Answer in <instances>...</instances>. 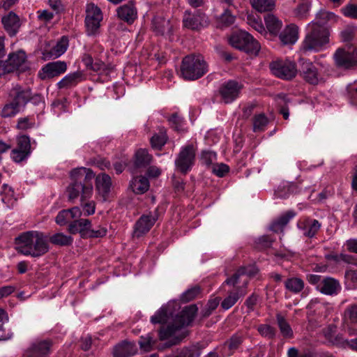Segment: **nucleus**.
I'll return each instance as SVG.
<instances>
[{
    "instance_id": "nucleus-1",
    "label": "nucleus",
    "mask_w": 357,
    "mask_h": 357,
    "mask_svg": "<svg viewBox=\"0 0 357 357\" xmlns=\"http://www.w3.org/2000/svg\"><path fill=\"white\" fill-rule=\"evenodd\" d=\"M94 177L95 174L90 169L85 167L73 169L70 172L72 182L66 189L68 200L74 202L78 197L80 200L91 199L93 191L91 181Z\"/></svg>"
},
{
    "instance_id": "nucleus-2",
    "label": "nucleus",
    "mask_w": 357,
    "mask_h": 357,
    "mask_svg": "<svg viewBox=\"0 0 357 357\" xmlns=\"http://www.w3.org/2000/svg\"><path fill=\"white\" fill-rule=\"evenodd\" d=\"M16 250L26 256L39 257L49 251L47 237L38 231H28L15 238Z\"/></svg>"
},
{
    "instance_id": "nucleus-3",
    "label": "nucleus",
    "mask_w": 357,
    "mask_h": 357,
    "mask_svg": "<svg viewBox=\"0 0 357 357\" xmlns=\"http://www.w3.org/2000/svg\"><path fill=\"white\" fill-rule=\"evenodd\" d=\"M255 272L249 267H241L225 283L233 286L235 289L228 293L227 296L221 302V307L227 310L234 306L238 299L247 294L245 290L249 282V278L254 275Z\"/></svg>"
},
{
    "instance_id": "nucleus-4",
    "label": "nucleus",
    "mask_w": 357,
    "mask_h": 357,
    "mask_svg": "<svg viewBox=\"0 0 357 357\" xmlns=\"http://www.w3.org/2000/svg\"><path fill=\"white\" fill-rule=\"evenodd\" d=\"M329 36V31L325 26L310 22L307 24V33L302 41L300 51L303 53L321 51L328 44Z\"/></svg>"
},
{
    "instance_id": "nucleus-5",
    "label": "nucleus",
    "mask_w": 357,
    "mask_h": 357,
    "mask_svg": "<svg viewBox=\"0 0 357 357\" xmlns=\"http://www.w3.org/2000/svg\"><path fill=\"white\" fill-rule=\"evenodd\" d=\"M208 71V66L201 54L185 56L181 65V75L186 80H195Z\"/></svg>"
},
{
    "instance_id": "nucleus-6",
    "label": "nucleus",
    "mask_w": 357,
    "mask_h": 357,
    "mask_svg": "<svg viewBox=\"0 0 357 357\" xmlns=\"http://www.w3.org/2000/svg\"><path fill=\"white\" fill-rule=\"evenodd\" d=\"M197 312L195 305L185 307L174 319L172 324L166 328H161L159 331V338L165 340L173 336L175 333L185 326H188L195 319Z\"/></svg>"
},
{
    "instance_id": "nucleus-7",
    "label": "nucleus",
    "mask_w": 357,
    "mask_h": 357,
    "mask_svg": "<svg viewBox=\"0 0 357 357\" xmlns=\"http://www.w3.org/2000/svg\"><path fill=\"white\" fill-rule=\"evenodd\" d=\"M229 43L233 47L250 54H257L261 48L259 43L244 31L233 33L229 38Z\"/></svg>"
},
{
    "instance_id": "nucleus-8",
    "label": "nucleus",
    "mask_w": 357,
    "mask_h": 357,
    "mask_svg": "<svg viewBox=\"0 0 357 357\" xmlns=\"http://www.w3.org/2000/svg\"><path fill=\"white\" fill-rule=\"evenodd\" d=\"M271 72L275 77L284 79L291 80L298 73L296 64L289 59H277L269 64Z\"/></svg>"
},
{
    "instance_id": "nucleus-9",
    "label": "nucleus",
    "mask_w": 357,
    "mask_h": 357,
    "mask_svg": "<svg viewBox=\"0 0 357 357\" xmlns=\"http://www.w3.org/2000/svg\"><path fill=\"white\" fill-rule=\"evenodd\" d=\"M102 18V10L98 6L93 3L86 5L84 22L88 36H96L99 33Z\"/></svg>"
},
{
    "instance_id": "nucleus-10",
    "label": "nucleus",
    "mask_w": 357,
    "mask_h": 357,
    "mask_svg": "<svg viewBox=\"0 0 357 357\" xmlns=\"http://www.w3.org/2000/svg\"><path fill=\"white\" fill-rule=\"evenodd\" d=\"M335 65L342 68L347 69L357 65L356 47L347 45L338 48L333 55Z\"/></svg>"
},
{
    "instance_id": "nucleus-11",
    "label": "nucleus",
    "mask_w": 357,
    "mask_h": 357,
    "mask_svg": "<svg viewBox=\"0 0 357 357\" xmlns=\"http://www.w3.org/2000/svg\"><path fill=\"white\" fill-rule=\"evenodd\" d=\"M195 156L196 148L193 144L182 146L175 160V165L181 173L185 174L194 165Z\"/></svg>"
},
{
    "instance_id": "nucleus-12",
    "label": "nucleus",
    "mask_w": 357,
    "mask_h": 357,
    "mask_svg": "<svg viewBox=\"0 0 357 357\" xmlns=\"http://www.w3.org/2000/svg\"><path fill=\"white\" fill-rule=\"evenodd\" d=\"M4 62L7 67V71H9V73L15 71L24 73L30 69L26 54L23 50L10 53L8 59Z\"/></svg>"
},
{
    "instance_id": "nucleus-13",
    "label": "nucleus",
    "mask_w": 357,
    "mask_h": 357,
    "mask_svg": "<svg viewBox=\"0 0 357 357\" xmlns=\"http://www.w3.org/2000/svg\"><path fill=\"white\" fill-rule=\"evenodd\" d=\"M243 89V85L236 81L229 80L221 85L219 93L222 100L226 103H231L236 100Z\"/></svg>"
},
{
    "instance_id": "nucleus-14",
    "label": "nucleus",
    "mask_w": 357,
    "mask_h": 357,
    "mask_svg": "<svg viewBox=\"0 0 357 357\" xmlns=\"http://www.w3.org/2000/svg\"><path fill=\"white\" fill-rule=\"evenodd\" d=\"M183 26L187 29L193 31H199L206 26L208 25V22L206 20V17L204 13L199 11H196L192 13L190 11L186 10L183 17Z\"/></svg>"
},
{
    "instance_id": "nucleus-15",
    "label": "nucleus",
    "mask_w": 357,
    "mask_h": 357,
    "mask_svg": "<svg viewBox=\"0 0 357 357\" xmlns=\"http://www.w3.org/2000/svg\"><path fill=\"white\" fill-rule=\"evenodd\" d=\"M158 220V214H144L135 222L132 236L140 238L148 233Z\"/></svg>"
},
{
    "instance_id": "nucleus-16",
    "label": "nucleus",
    "mask_w": 357,
    "mask_h": 357,
    "mask_svg": "<svg viewBox=\"0 0 357 357\" xmlns=\"http://www.w3.org/2000/svg\"><path fill=\"white\" fill-rule=\"evenodd\" d=\"M67 70V63L65 61H56L45 64L38 73V77L42 80L58 77Z\"/></svg>"
},
{
    "instance_id": "nucleus-17",
    "label": "nucleus",
    "mask_w": 357,
    "mask_h": 357,
    "mask_svg": "<svg viewBox=\"0 0 357 357\" xmlns=\"http://www.w3.org/2000/svg\"><path fill=\"white\" fill-rule=\"evenodd\" d=\"M52 344V341L49 339L36 340L26 350V356L27 357H47L51 352Z\"/></svg>"
},
{
    "instance_id": "nucleus-18",
    "label": "nucleus",
    "mask_w": 357,
    "mask_h": 357,
    "mask_svg": "<svg viewBox=\"0 0 357 357\" xmlns=\"http://www.w3.org/2000/svg\"><path fill=\"white\" fill-rule=\"evenodd\" d=\"M300 73L303 78L311 84H317L319 74L317 68L310 60L301 58L298 61Z\"/></svg>"
},
{
    "instance_id": "nucleus-19",
    "label": "nucleus",
    "mask_w": 357,
    "mask_h": 357,
    "mask_svg": "<svg viewBox=\"0 0 357 357\" xmlns=\"http://www.w3.org/2000/svg\"><path fill=\"white\" fill-rule=\"evenodd\" d=\"M321 223L315 219L310 218H301L297 223L298 228L305 237L312 238L314 237L321 228Z\"/></svg>"
},
{
    "instance_id": "nucleus-20",
    "label": "nucleus",
    "mask_w": 357,
    "mask_h": 357,
    "mask_svg": "<svg viewBox=\"0 0 357 357\" xmlns=\"http://www.w3.org/2000/svg\"><path fill=\"white\" fill-rule=\"evenodd\" d=\"M111 177L106 174H98L96 178V189L102 202L108 199L111 190Z\"/></svg>"
},
{
    "instance_id": "nucleus-21",
    "label": "nucleus",
    "mask_w": 357,
    "mask_h": 357,
    "mask_svg": "<svg viewBox=\"0 0 357 357\" xmlns=\"http://www.w3.org/2000/svg\"><path fill=\"white\" fill-rule=\"evenodd\" d=\"M30 92L31 89L29 87H23L17 84L10 90L9 96L20 108V107H24L29 102Z\"/></svg>"
},
{
    "instance_id": "nucleus-22",
    "label": "nucleus",
    "mask_w": 357,
    "mask_h": 357,
    "mask_svg": "<svg viewBox=\"0 0 357 357\" xmlns=\"http://www.w3.org/2000/svg\"><path fill=\"white\" fill-rule=\"evenodd\" d=\"M317 289L327 296H336L341 290L340 282L331 277L324 278Z\"/></svg>"
},
{
    "instance_id": "nucleus-23",
    "label": "nucleus",
    "mask_w": 357,
    "mask_h": 357,
    "mask_svg": "<svg viewBox=\"0 0 357 357\" xmlns=\"http://www.w3.org/2000/svg\"><path fill=\"white\" fill-rule=\"evenodd\" d=\"M151 29L156 35H172L173 25L169 20L162 16H155L152 20Z\"/></svg>"
},
{
    "instance_id": "nucleus-24",
    "label": "nucleus",
    "mask_w": 357,
    "mask_h": 357,
    "mask_svg": "<svg viewBox=\"0 0 357 357\" xmlns=\"http://www.w3.org/2000/svg\"><path fill=\"white\" fill-rule=\"evenodd\" d=\"M116 13L119 18L129 24H132L137 17V8L132 2L119 6L116 9Z\"/></svg>"
},
{
    "instance_id": "nucleus-25",
    "label": "nucleus",
    "mask_w": 357,
    "mask_h": 357,
    "mask_svg": "<svg viewBox=\"0 0 357 357\" xmlns=\"http://www.w3.org/2000/svg\"><path fill=\"white\" fill-rule=\"evenodd\" d=\"M3 28L10 36H15L18 31L21 24L19 17L13 11L1 18Z\"/></svg>"
},
{
    "instance_id": "nucleus-26",
    "label": "nucleus",
    "mask_w": 357,
    "mask_h": 357,
    "mask_svg": "<svg viewBox=\"0 0 357 357\" xmlns=\"http://www.w3.org/2000/svg\"><path fill=\"white\" fill-rule=\"evenodd\" d=\"M278 35L283 45H293L298 39V26L294 24H290Z\"/></svg>"
},
{
    "instance_id": "nucleus-27",
    "label": "nucleus",
    "mask_w": 357,
    "mask_h": 357,
    "mask_svg": "<svg viewBox=\"0 0 357 357\" xmlns=\"http://www.w3.org/2000/svg\"><path fill=\"white\" fill-rule=\"evenodd\" d=\"M84 79V73L82 71L77 70L76 72L66 75L57 83V87L60 89H69L76 86Z\"/></svg>"
},
{
    "instance_id": "nucleus-28",
    "label": "nucleus",
    "mask_w": 357,
    "mask_h": 357,
    "mask_svg": "<svg viewBox=\"0 0 357 357\" xmlns=\"http://www.w3.org/2000/svg\"><path fill=\"white\" fill-rule=\"evenodd\" d=\"M82 216L81 208L74 206L69 209H63L59 212L56 217V222L59 225H64L72 218H79Z\"/></svg>"
},
{
    "instance_id": "nucleus-29",
    "label": "nucleus",
    "mask_w": 357,
    "mask_h": 357,
    "mask_svg": "<svg viewBox=\"0 0 357 357\" xmlns=\"http://www.w3.org/2000/svg\"><path fill=\"white\" fill-rule=\"evenodd\" d=\"M82 61L86 66V70H89L100 73L105 68V64L104 62L99 59L93 60V57L87 53L82 55Z\"/></svg>"
},
{
    "instance_id": "nucleus-30",
    "label": "nucleus",
    "mask_w": 357,
    "mask_h": 357,
    "mask_svg": "<svg viewBox=\"0 0 357 357\" xmlns=\"http://www.w3.org/2000/svg\"><path fill=\"white\" fill-rule=\"evenodd\" d=\"M149 181L147 178L144 176L134 177L130 183V187L135 194H144L149 188Z\"/></svg>"
},
{
    "instance_id": "nucleus-31",
    "label": "nucleus",
    "mask_w": 357,
    "mask_h": 357,
    "mask_svg": "<svg viewBox=\"0 0 357 357\" xmlns=\"http://www.w3.org/2000/svg\"><path fill=\"white\" fill-rule=\"evenodd\" d=\"M135 354L134 345L128 342H123L115 346L114 357H130Z\"/></svg>"
},
{
    "instance_id": "nucleus-32",
    "label": "nucleus",
    "mask_w": 357,
    "mask_h": 357,
    "mask_svg": "<svg viewBox=\"0 0 357 357\" xmlns=\"http://www.w3.org/2000/svg\"><path fill=\"white\" fill-rule=\"evenodd\" d=\"M152 160V155L148 153L146 149H140L135 153L134 164L137 168L146 167L150 165Z\"/></svg>"
},
{
    "instance_id": "nucleus-33",
    "label": "nucleus",
    "mask_w": 357,
    "mask_h": 357,
    "mask_svg": "<svg viewBox=\"0 0 357 357\" xmlns=\"http://www.w3.org/2000/svg\"><path fill=\"white\" fill-rule=\"evenodd\" d=\"M264 21L269 33L277 36L282 26V21L272 14H268L264 17Z\"/></svg>"
},
{
    "instance_id": "nucleus-34",
    "label": "nucleus",
    "mask_w": 357,
    "mask_h": 357,
    "mask_svg": "<svg viewBox=\"0 0 357 357\" xmlns=\"http://www.w3.org/2000/svg\"><path fill=\"white\" fill-rule=\"evenodd\" d=\"M284 287L289 291L297 294L303 290L305 282L301 278L292 277L285 280Z\"/></svg>"
},
{
    "instance_id": "nucleus-35",
    "label": "nucleus",
    "mask_w": 357,
    "mask_h": 357,
    "mask_svg": "<svg viewBox=\"0 0 357 357\" xmlns=\"http://www.w3.org/2000/svg\"><path fill=\"white\" fill-rule=\"evenodd\" d=\"M276 320L280 333L283 337L287 339L293 338V330L286 319L281 314L278 313L276 314Z\"/></svg>"
},
{
    "instance_id": "nucleus-36",
    "label": "nucleus",
    "mask_w": 357,
    "mask_h": 357,
    "mask_svg": "<svg viewBox=\"0 0 357 357\" xmlns=\"http://www.w3.org/2000/svg\"><path fill=\"white\" fill-rule=\"evenodd\" d=\"M50 241L59 246H69L73 244V238L63 233H56L50 238Z\"/></svg>"
},
{
    "instance_id": "nucleus-37",
    "label": "nucleus",
    "mask_w": 357,
    "mask_h": 357,
    "mask_svg": "<svg viewBox=\"0 0 357 357\" xmlns=\"http://www.w3.org/2000/svg\"><path fill=\"white\" fill-rule=\"evenodd\" d=\"M2 202L8 206L12 207L16 202L14 197L13 190L6 184L2 186V191L1 192Z\"/></svg>"
},
{
    "instance_id": "nucleus-38",
    "label": "nucleus",
    "mask_w": 357,
    "mask_h": 357,
    "mask_svg": "<svg viewBox=\"0 0 357 357\" xmlns=\"http://www.w3.org/2000/svg\"><path fill=\"white\" fill-rule=\"evenodd\" d=\"M252 6L257 11L262 13L273 9L275 0H250Z\"/></svg>"
},
{
    "instance_id": "nucleus-39",
    "label": "nucleus",
    "mask_w": 357,
    "mask_h": 357,
    "mask_svg": "<svg viewBox=\"0 0 357 357\" xmlns=\"http://www.w3.org/2000/svg\"><path fill=\"white\" fill-rule=\"evenodd\" d=\"M203 347L199 344L183 348L178 357H199Z\"/></svg>"
},
{
    "instance_id": "nucleus-40",
    "label": "nucleus",
    "mask_w": 357,
    "mask_h": 357,
    "mask_svg": "<svg viewBox=\"0 0 357 357\" xmlns=\"http://www.w3.org/2000/svg\"><path fill=\"white\" fill-rule=\"evenodd\" d=\"M336 16L333 13L326 10H320L316 15L315 20L312 22H315L319 26H325L329 21H335Z\"/></svg>"
},
{
    "instance_id": "nucleus-41",
    "label": "nucleus",
    "mask_w": 357,
    "mask_h": 357,
    "mask_svg": "<svg viewBox=\"0 0 357 357\" xmlns=\"http://www.w3.org/2000/svg\"><path fill=\"white\" fill-rule=\"evenodd\" d=\"M68 46V38L63 36L56 45L52 48L50 56L57 58L62 55L67 50Z\"/></svg>"
},
{
    "instance_id": "nucleus-42",
    "label": "nucleus",
    "mask_w": 357,
    "mask_h": 357,
    "mask_svg": "<svg viewBox=\"0 0 357 357\" xmlns=\"http://www.w3.org/2000/svg\"><path fill=\"white\" fill-rule=\"evenodd\" d=\"M268 119L264 114L255 115L253 119V131L255 132H262L268 124Z\"/></svg>"
},
{
    "instance_id": "nucleus-43",
    "label": "nucleus",
    "mask_w": 357,
    "mask_h": 357,
    "mask_svg": "<svg viewBox=\"0 0 357 357\" xmlns=\"http://www.w3.org/2000/svg\"><path fill=\"white\" fill-rule=\"evenodd\" d=\"M235 22V16L229 10H225L217 19V22L220 27H227L233 24Z\"/></svg>"
},
{
    "instance_id": "nucleus-44",
    "label": "nucleus",
    "mask_w": 357,
    "mask_h": 357,
    "mask_svg": "<svg viewBox=\"0 0 357 357\" xmlns=\"http://www.w3.org/2000/svg\"><path fill=\"white\" fill-rule=\"evenodd\" d=\"M167 139L166 133L160 132L153 135L150 142L153 148L160 150L167 143Z\"/></svg>"
},
{
    "instance_id": "nucleus-45",
    "label": "nucleus",
    "mask_w": 357,
    "mask_h": 357,
    "mask_svg": "<svg viewBox=\"0 0 357 357\" xmlns=\"http://www.w3.org/2000/svg\"><path fill=\"white\" fill-rule=\"evenodd\" d=\"M80 207L82 208V215L89 216L93 215L96 211V203L90 199L80 200Z\"/></svg>"
},
{
    "instance_id": "nucleus-46",
    "label": "nucleus",
    "mask_w": 357,
    "mask_h": 357,
    "mask_svg": "<svg viewBox=\"0 0 357 357\" xmlns=\"http://www.w3.org/2000/svg\"><path fill=\"white\" fill-rule=\"evenodd\" d=\"M168 312L165 307H160L153 316L151 318V323L155 324H165L168 321Z\"/></svg>"
},
{
    "instance_id": "nucleus-47",
    "label": "nucleus",
    "mask_w": 357,
    "mask_h": 357,
    "mask_svg": "<svg viewBox=\"0 0 357 357\" xmlns=\"http://www.w3.org/2000/svg\"><path fill=\"white\" fill-rule=\"evenodd\" d=\"M310 8L311 3L309 1L303 2L297 6L294 13L299 19H305L309 15Z\"/></svg>"
},
{
    "instance_id": "nucleus-48",
    "label": "nucleus",
    "mask_w": 357,
    "mask_h": 357,
    "mask_svg": "<svg viewBox=\"0 0 357 357\" xmlns=\"http://www.w3.org/2000/svg\"><path fill=\"white\" fill-rule=\"evenodd\" d=\"M20 112V107L13 101L4 105L1 110V116L8 118L15 116Z\"/></svg>"
},
{
    "instance_id": "nucleus-49",
    "label": "nucleus",
    "mask_w": 357,
    "mask_h": 357,
    "mask_svg": "<svg viewBox=\"0 0 357 357\" xmlns=\"http://www.w3.org/2000/svg\"><path fill=\"white\" fill-rule=\"evenodd\" d=\"M259 334L268 339H273L276 335V329L268 324H260L257 327Z\"/></svg>"
},
{
    "instance_id": "nucleus-50",
    "label": "nucleus",
    "mask_w": 357,
    "mask_h": 357,
    "mask_svg": "<svg viewBox=\"0 0 357 357\" xmlns=\"http://www.w3.org/2000/svg\"><path fill=\"white\" fill-rule=\"evenodd\" d=\"M15 149L21 151H31L30 138L26 135L19 137L17 139V147Z\"/></svg>"
},
{
    "instance_id": "nucleus-51",
    "label": "nucleus",
    "mask_w": 357,
    "mask_h": 357,
    "mask_svg": "<svg viewBox=\"0 0 357 357\" xmlns=\"http://www.w3.org/2000/svg\"><path fill=\"white\" fill-rule=\"evenodd\" d=\"M79 226V234L82 238H86L90 227H91V222L89 219L79 218L77 220Z\"/></svg>"
},
{
    "instance_id": "nucleus-52",
    "label": "nucleus",
    "mask_w": 357,
    "mask_h": 357,
    "mask_svg": "<svg viewBox=\"0 0 357 357\" xmlns=\"http://www.w3.org/2000/svg\"><path fill=\"white\" fill-rule=\"evenodd\" d=\"M107 233V229L102 226H98L96 229L90 227L86 238H102L106 236Z\"/></svg>"
},
{
    "instance_id": "nucleus-53",
    "label": "nucleus",
    "mask_w": 357,
    "mask_h": 357,
    "mask_svg": "<svg viewBox=\"0 0 357 357\" xmlns=\"http://www.w3.org/2000/svg\"><path fill=\"white\" fill-rule=\"evenodd\" d=\"M200 293V288L198 286L193 287L182 294V301L184 302H189L195 299Z\"/></svg>"
},
{
    "instance_id": "nucleus-54",
    "label": "nucleus",
    "mask_w": 357,
    "mask_h": 357,
    "mask_svg": "<svg viewBox=\"0 0 357 357\" xmlns=\"http://www.w3.org/2000/svg\"><path fill=\"white\" fill-rule=\"evenodd\" d=\"M248 24L252 27L257 32L262 33H266V31L265 27L264 26L261 21L259 19H257L254 17H248Z\"/></svg>"
},
{
    "instance_id": "nucleus-55",
    "label": "nucleus",
    "mask_w": 357,
    "mask_h": 357,
    "mask_svg": "<svg viewBox=\"0 0 357 357\" xmlns=\"http://www.w3.org/2000/svg\"><path fill=\"white\" fill-rule=\"evenodd\" d=\"M243 337L242 335L234 334L227 342L228 348L230 351L236 350L243 342Z\"/></svg>"
},
{
    "instance_id": "nucleus-56",
    "label": "nucleus",
    "mask_w": 357,
    "mask_h": 357,
    "mask_svg": "<svg viewBox=\"0 0 357 357\" xmlns=\"http://www.w3.org/2000/svg\"><path fill=\"white\" fill-rule=\"evenodd\" d=\"M155 342V340H153L152 337L149 335H148L146 337H141L139 344L140 348L143 351L148 352L152 349Z\"/></svg>"
},
{
    "instance_id": "nucleus-57",
    "label": "nucleus",
    "mask_w": 357,
    "mask_h": 357,
    "mask_svg": "<svg viewBox=\"0 0 357 357\" xmlns=\"http://www.w3.org/2000/svg\"><path fill=\"white\" fill-rule=\"evenodd\" d=\"M345 17L357 20V4L349 3L342 8Z\"/></svg>"
},
{
    "instance_id": "nucleus-58",
    "label": "nucleus",
    "mask_w": 357,
    "mask_h": 357,
    "mask_svg": "<svg viewBox=\"0 0 357 357\" xmlns=\"http://www.w3.org/2000/svg\"><path fill=\"white\" fill-rule=\"evenodd\" d=\"M31 151H21L18 149H13L10 153V157L15 162H20L30 155Z\"/></svg>"
},
{
    "instance_id": "nucleus-59",
    "label": "nucleus",
    "mask_w": 357,
    "mask_h": 357,
    "mask_svg": "<svg viewBox=\"0 0 357 357\" xmlns=\"http://www.w3.org/2000/svg\"><path fill=\"white\" fill-rule=\"evenodd\" d=\"M273 239L268 235H264L256 241L257 247L259 249H266L271 246Z\"/></svg>"
},
{
    "instance_id": "nucleus-60",
    "label": "nucleus",
    "mask_w": 357,
    "mask_h": 357,
    "mask_svg": "<svg viewBox=\"0 0 357 357\" xmlns=\"http://www.w3.org/2000/svg\"><path fill=\"white\" fill-rule=\"evenodd\" d=\"M35 122L33 119L27 116L20 118L17 121V128L20 130H27L34 126Z\"/></svg>"
},
{
    "instance_id": "nucleus-61",
    "label": "nucleus",
    "mask_w": 357,
    "mask_h": 357,
    "mask_svg": "<svg viewBox=\"0 0 357 357\" xmlns=\"http://www.w3.org/2000/svg\"><path fill=\"white\" fill-rule=\"evenodd\" d=\"M216 159V153L213 151H204L202 153L201 161L202 162L209 167L213 165V162Z\"/></svg>"
},
{
    "instance_id": "nucleus-62",
    "label": "nucleus",
    "mask_w": 357,
    "mask_h": 357,
    "mask_svg": "<svg viewBox=\"0 0 357 357\" xmlns=\"http://www.w3.org/2000/svg\"><path fill=\"white\" fill-rule=\"evenodd\" d=\"M213 174L219 177H223L229 171V167L224 163L214 164L212 166Z\"/></svg>"
},
{
    "instance_id": "nucleus-63",
    "label": "nucleus",
    "mask_w": 357,
    "mask_h": 357,
    "mask_svg": "<svg viewBox=\"0 0 357 357\" xmlns=\"http://www.w3.org/2000/svg\"><path fill=\"white\" fill-rule=\"evenodd\" d=\"M287 357H316V356L312 351L299 354L298 349L296 347H290L287 351Z\"/></svg>"
},
{
    "instance_id": "nucleus-64",
    "label": "nucleus",
    "mask_w": 357,
    "mask_h": 357,
    "mask_svg": "<svg viewBox=\"0 0 357 357\" xmlns=\"http://www.w3.org/2000/svg\"><path fill=\"white\" fill-rule=\"evenodd\" d=\"M172 128L176 130H179L183 125V118L179 116L177 113L173 114L169 119Z\"/></svg>"
}]
</instances>
